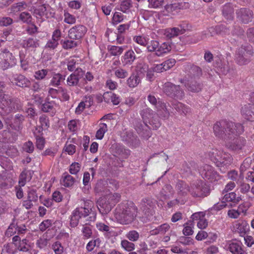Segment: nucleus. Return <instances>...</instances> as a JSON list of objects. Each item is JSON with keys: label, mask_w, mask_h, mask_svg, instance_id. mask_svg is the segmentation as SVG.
<instances>
[{"label": "nucleus", "mask_w": 254, "mask_h": 254, "mask_svg": "<svg viewBox=\"0 0 254 254\" xmlns=\"http://www.w3.org/2000/svg\"><path fill=\"white\" fill-rule=\"evenodd\" d=\"M149 102L152 105H155L158 114L163 119H168L170 116V112L167 109L166 105L161 101H157V99L153 95H149L147 97Z\"/></svg>", "instance_id": "11"}, {"label": "nucleus", "mask_w": 254, "mask_h": 254, "mask_svg": "<svg viewBox=\"0 0 254 254\" xmlns=\"http://www.w3.org/2000/svg\"><path fill=\"white\" fill-rule=\"evenodd\" d=\"M136 59V57L134 51L130 49L126 52L124 55L122 57V61L124 65H130L133 63Z\"/></svg>", "instance_id": "20"}, {"label": "nucleus", "mask_w": 254, "mask_h": 254, "mask_svg": "<svg viewBox=\"0 0 254 254\" xmlns=\"http://www.w3.org/2000/svg\"><path fill=\"white\" fill-rule=\"evenodd\" d=\"M98 127L95 136L97 139L101 140L103 139L105 133L107 131L108 127L106 124L100 123Z\"/></svg>", "instance_id": "32"}, {"label": "nucleus", "mask_w": 254, "mask_h": 254, "mask_svg": "<svg viewBox=\"0 0 254 254\" xmlns=\"http://www.w3.org/2000/svg\"><path fill=\"white\" fill-rule=\"evenodd\" d=\"M64 149L68 155H72L75 152L76 146L73 144H68L67 141L65 144Z\"/></svg>", "instance_id": "56"}, {"label": "nucleus", "mask_w": 254, "mask_h": 254, "mask_svg": "<svg viewBox=\"0 0 254 254\" xmlns=\"http://www.w3.org/2000/svg\"><path fill=\"white\" fill-rule=\"evenodd\" d=\"M171 50V47L170 44L168 43L164 42L161 44L158 45L156 52L153 54L148 55L147 57V60L149 63L153 62V61L151 60V58L155 56L158 57H161L164 56L165 54L168 53Z\"/></svg>", "instance_id": "15"}, {"label": "nucleus", "mask_w": 254, "mask_h": 254, "mask_svg": "<svg viewBox=\"0 0 254 254\" xmlns=\"http://www.w3.org/2000/svg\"><path fill=\"white\" fill-rule=\"evenodd\" d=\"M126 238L131 242L137 241L139 238V233L135 230L129 231L126 235Z\"/></svg>", "instance_id": "48"}, {"label": "nucleus", "mask_w": 254, "mask_h": 254, "mask_svg": "<svg viewBox=\"0 0 254 254\" xmlns=\"http://www.w3.org/2000/svg\"><path fill=\"white\" fill-rule=\"evenodd\" d=\"M38 42L36 38H28L23 40L21 45L25 49L35 48L39 46Z\"/></svg>", "instance_id": "28"}, {"label": "nucleus", "mask_w": 254, "mask_h": 254, "mask_svg": "<svg viewBox=\"0 0 254 254\" xmlns=\"http://www.w3.org/2000/svg\"><path fill=\"white\" fill-rule=\"evenodd\" d=\"M164 92L168 96L177 99H181L184 96V92L180 89L179 85H176L171 82L165 83L163 87Z\"/></svg>", "instance_id": "10"}, {"label": "nucleus", "mask_w": 254, "mask_h": 254, "mask_svg": "<svg viewBox=\"0 0 254 254\" xmlns=\"http://www.w3.org/2000/svg\"><path fill=\"white\" fill-rule=\"evenodd\" d=\"M77 62L75 59H69L67 63V69L70 71L77 72V69L80 68L76 67Z\"/></svg>", "instance_id": "51"}, {"label": "nucleus", "mask_w": 254, "mask_h": 254, "mask_svg": "<svg viewBox=\"0 0 254 254\" xmlns=\"http://www.w3.org/2000/svg\"><path fill=\"white\" fill-rule=\"evenodd\" d=\"M19 108V100L8 95L4 94L0 97V109L2 113L7 115L15 112Z\"/></svg>", "instance_id": "2"}, {"label": "nucleus", "mask_w": 254, "mask_h": 254, "mask_svg": "<svg viewBox=\"0 0 254 254\" xmlns=\"http://www.w3.org/2000/svg\"><path fill=\"white\" fill-rule=\"evenodd\" d=\"M87 32L86 27L81 24L76 25L71 27L68 32V37L72 40H79Z\"/></svg>", "instance_id": "13"}, {"label": "nucleus", "mask_w": 254, "mask_h": 254, "mask_svg": "<svg viewBox=\"0 0 254 254\" xmlns=\"http://www.w3.org/2000/svg\"><path fill=\"white\" fill-rule=\"evenodd\" d=\"M114 74L116 77L118 78L124 79L128 75V72L125 69L121 67L116 68L114 70Z\"/></svg>", "instance_id": "41"}, {"label": "nucleus", "mask_w": 254, "mask_h": 254, "mask_svg": "<svg viewBox=\"0 0 254 254\" xmlns=\"http://www.w3.org/2000/svg\"><path fill=\"white\" fill-rule=\"evenodd\" d=\"M75 182V179L67 173L63 174L61 184L66 188H71Z\"/></svg>", "instance_id": "27"}, {"label": "nucleus", "mask_w": 254, "mask_h": 254, "mask_svg": "<svg viewBox=\"0 0 254 254\" xmlns=\"http://www.w3.org/2000/svg\"><path fill=\"white\" fill-rule=\"evenodd\" d=\"M80 218V217L77 214V212H74L73 211L70 218V226L72 227H76L79 223V220Z\"/></svg>", "instance_id": "59"}, {"label": "nucleus", "mask_w": 254, "mask_h": 254, "mask_svg": "<svg viewBox=\"0 0 254 254\" xmlns=\"http://www.w3.org/2000/svg\"><path fill=\"white\" fill-rule=\"evenodd\" d=\"M173 107L181 115H187L191 112L190 108L182 103L177 102L172 104Z\"/></svg>", "instance_id": "25"}, {"label": "nucleus", "mask_w": 254, "mask_h": 254, "mask_svg": "<svg viewBox=\"0 0 254 254\" xmlns=\"http://www.w3.org/2000/svg\"><path fill=\"white\" fill-rule=\"evenodd\" d=\"M64 22L68 24H73L76 22V18L74 15L69 13L67 11H64Z\"/></svg>", "instance_id": "45"}, {"label": "nucleus", "mask_w": 254, "mask_h": 254, "mask_svg": "<svg viewBox=\"0 0 254 254\" xmlns=\"http://www.w3.org/2000/svg\"><path fill=\"white\" fill-rule=\"evenodd\" d=\"M17 64V60L7 49H2L0 52V69L4 71Z\"/></svg>", "instance_id": "4"}, {"label": "nucleus", "mask_w": 254, "mask_h": 254, "mask_svg": "<svg viewBox=\"0 0 254 254\" xmlns=\"http://www.w3.org/2000/svg\"><path fill=\"white\" fill-rule=\"evenodd\" d=\"M75 40H65L62 43V47L65 50H70L78 46V42Z\"/></svg>", "instance_id": "37"}, {"label": "nucleus", "mask_w": 254, "mask_h": 254, "mask_svg": "<svg viewBox=\"0 0 254 254\" xmlns=\"http://www.w3.org/2000/svg\"><path fill=\"white\" fill-rule=\"evenodd\" d=\"M84 71L81 69H77V72H74L66 79L67 85L69 86H75L78 85L79 79L82 76Z\"/></svg>", "instance_id": "17"}, {"label": "nucleus", "mask_w": 254, "mask_h": 254, "mask_svg": "<svg viewBox=\"0 0 254 254\" xmlns=\"http://www.w3.org/2000/svg\"><path fill=\"white\" fill-rule=\"evenodd\" d=\"M209 189L202 180L193 182L190 188V192L193 196L204 197L209 193Z\"/></svg>", "instance_id": "9"}, {"label": "nucleus", "mask_w": 254, "mask_h": 254, "mask_svg": "<svg viewBox=\"0 0 254 254\" xmlns=\"http://www.w3.org/2000/svg\"><path fill=\"white\" fill-rule=\"evenodd\" d=\"M48 69H42L35 72L34 77L37 80H42L45 78L48 74Z\"/></svg>", "instance_id": "50"}, {"label": "nucleus", "mask_w": 254, "mask_h": 254, "mask_svg": "<svg viewBox=\"0 0 254 254\" xmlns=\"http://www.w3.org/2000/svg\"><path fill=\"white\" fill-rule=\"evenodd\" d=\"M132 6L131 0H123L120 3V8L124 13H127L129 12L130 8Z\"/></svg>", "instance_id": "35"}, {"label": "nucleus", "mask_w": 254, "mask_h": 254, "mask_svg": "<svg viewBox=\"0 0 254 254\" xmlns=\"http://www.w3.org/2000/svg\"><path fill=\"white\" fill-rule=\"evenodd\" d=\"M17 226V222H15L14 219H13L12 222L9 226L7 230L6 231V234L7 236H12L16 233L15 227Z\"/></svg>", "instance_id": "57"}, {"label": "nucleus", "mask_w": 254, "mask_h": 254, "mask_svg": "<svg viewBox=\"0 0 254 254\" xmlns=\"http://www.w3.org/2000/svg\"><path fill=\"white\" fill-rule=\"evenodd\" d=\"M242 130V125L240 123H234L226 120L217 121L213 126V131L215 136L224 142L230 136L236 132Z\"/></svg>", "instance_id": "1"}, {"label": "nucleus", "mask_w": 254, "mask_h": 254, "mask_svg": "<svg viewBox=\"0 0 254 254\" xmlns=\"http://www.w3.org/2000/svg\"><path fill=\"white\" fill-rule=\"evenodd\" d=\"M56 104L55 101H47L42 105V110L45 113H50L53 116L56 112Z\"/></svg>", "instance_id": "29"}, {"label": "nucleus", "mask_w": 254, "mask_h": 254, "mask_svg": "<svg viewBox=\"0 0 254 254\" xmlns=\"http://www.w3.org/2000/svg\"><path fill=\"white\" fill-rule=\"evenodd\" d=\"M199 172L204 179L210 183L216 182L221 178L214 168L207 164L201 166L199 169Z\"/></svg>", "instance_id": "7"}, {"label": "nucleus", "mask_w": 254, "mask_h": 254, "mask_svg": "<svg viewBox=\"0 0 254 254\" xmlns=\"http://www.w3.org/2000/svg\"><path fill=\"white\" fill-rule=\"evenodd\" d=\"M140 115L146 127L150 128L148 124L152 126L153 129H157L160 127L161 123L159 119L156 117L154 111L150 108H146L142 110L140 112Z\"/></svg>", "instance_id": "6"}, {"label": "nucleus", "mask_w": 254, "mask_h": 254, "mask_svg": "<svg viewBox=\"0 0 254 254\" xmlns=\"http://www.w3.org/2000/svg\"><path fill=\"white\" fill-rule=\"evenodd\" d=\"M246 210L245 211H244L242 208L240 207H238V208L236 209H231L229 210L228 212V216L231 218L236 219L240 215L241 213L246 212Z\"/></svg>", "instance_id": "47"}, {"label": "nucleus", "mask_w": 254, "mask_h": 254, "mask_svg": "<svg viewBox=\"0 0 254 254\" xmlns=\"http://www.w3.org/2000/svg\"><path fill=\"white\" fill-rule=\"evenodd\" d=\"M133 40L138 44L146 47L148 43L149 38L142 36H135L133 37Z\"/></svg>", "instance_id": "42"}, {"label": "nucleus", "mask_w": 254, "mask_h": 254, "mask_svg": "<svg viewBox=\"0 0 254 254\" xmlns=\"http://www.w3.org/2000/svg\"><path fill=\"white\" fill-rule=\"evenodd\" d=\"M19 19L23 22L30 24L32 21V17L28 12H22L19 15Z\"/></svg>", "instance_id": "46"}, {"label": "nucleus", "mask_w": 254, "mask_h": 254, "mask_svg": "<svg viewBox=\"0 0 254 254\" xmlns=\"http://www.w3.org/2000/svg\"><path fill=\"white\" fill-rule=\"evenodd\" d=\"M222 14L226 19L232 20L234 18V8L232 4L228 3L222 7Z\"/></svg>", "instance_id": "26"}, {"label": "nucleus", "mask_w": 254, "mask_h": 254, "mask_svg": "<svg viewBox=\"0 0 254 254\" xmlns=\"http://www.w3.org/2000/svg\"><path fill=\"white\" fill-rule=\"evenodd\" d=\"M141 82V79L137 73H133L127 80V85L130 88H134Z\"/></svg>", "instance_id": "24"}, {"label": "nucleus", "mask_w": 254, "mask_h": 254, "mask_svg": "<svg viewBox=\"0 0 254 254\" xmlns=\"http://www.w3.org/2000/svg\"><path fill=\"white\" fill-rule=\"evenodd\" d=\"M106 87L111 90H114L118 87V83L116 81L109 78L106 81Z\"/></svg>", "instance_id": "62"}, {"label": "nucleus", "mask_w": 254, "mask_h": 254, "mask_svg": "<svg viewBox=\"0 0 254 254\" xmlns=\"http://www.w3.org/2000/svg\"><path fill=\"white\" fill-rule=\"evenodd\" d=\"M217 159V163H216V165L217 166L220 164L223 165H230L233 160V158L229 153L223 151H221L220 155Z\"/></svg>", "instance_id": "22"}, {"label": "nucleus", "mask_w": 254, "mask_h": 254, "mask_svg": "<svg viewBox=\"0 0 254 254\" xmlns=\"http://www.w3.org/2000/svg\"><path fill=\"white\" fill-rule=\"evenodd\" d=\"M190 188L183 181H179L176 184V189L180 196H185L188 192H190Z\"/></svg>", "instance_id": "31"}, {"label": "nucleus", "mask_w": 254, "mask_h": 254, "mask_svg": "<svg viewBox=\"0 0 254 254\" xmlns=\"http://www.w3.org/2000/svg\"><path fill=\"white\" fill-rule=\"evenodd\" d=\"M243 131L244 128L242 126V130L241 132H236L234 134L230 135L225 140L224 142L226 146L232 150L237 151L242 149L246 142L245 139L239 136Z\"/></svg>", "instance_id": "5"}, {"label": "nucleus", "mask_w": 254, "mask_h": 254, "mask_svg": "<svg viewBox=\"0 0 254 254\" xmlns=\"http://www.w3.org/2000/svg\"><path fill=\"white\" fill-rule=\"evenodd\" d=\"M241 200V197H236V194L234 192L226 193L222 199V202L223 204L220 205L219 206H228L226 203L229 202H233L234 204H237ZM229 206H232V205L231 204Z\"/></svg>", "instance_id": "18"}, {"label": "nucleus", "mask_w": 254, "mask_h": 254, "mask_svg": "<svg viewBox=\"0 0 254 254\" xmlns=\"http://www.w3.org/2000/svg\"><path fill=\"white\" fill-rule=\"evenodd\" d=\"M46 11V6L44 5H41L34 9L33 12V15L37 19L41 18L42 16L44 15Z\"/></svg>", "instance_id": "39"}, {"label": "nucleus", "mask_w": 254, "mask_h": 254, "mask_svg": "<svg viewBox=\"0 0 254 254\" xmlns=\"http://www.w3.org/2000/svg\"><path fill=\"white\" fill-rule=\"evenodd\" d=\"M90 211L91 209L90 207H76L74 212H77V214L81 218L88 216Z\"/></svg>", "instance_id": "40"}, {"label": "nucleus", "mask_w": 254, "mask_h": 254, "mask_svg": "<svg viewBox=\"0 0 254 254\" xmlns=\"http://www.w3.org/2000/svg\"><path fill=\"white\" fill-rule=\"evenodd\" d=\"M250 99L252 104L245 105L242 108L241 114L247 120H254V93H251Z\"/></svg>", "instance_id": "12"}, {"label": "nucleus", "mask_w": 254, "mask_h": 254, "mask_svg": "<svg viewBox=\"0 0 254 254\" xmlns=\"http://www.w3.org/2000/svg\"><path fill=\"white\" fill-rule=\"evenodd\" d=\"M149 6L151 8H157L162 6L164 0H148Z\"/></svg>", "instance_id": "54"}, {"label": "nucleus", "mask_w": 254, "mask_h": 254, "mask_svg": "<svg viewBox=\"0 0 254 254\" xmlns=\"http://www.w3.org/2000/svg\"><path fill=\"white\" fill-rule=\"evenodd\" d=\"M193 223L192 221H189L188 222L184 224V228L183 231V234L185 236H190L192 235L193 231Z\"/></svg>", "instance_id": "38"}, {"label": "nucleus", "mask_w": 254, "mask_h": 254, "mask_svg": "<svg viewBox=\"0 0 254 254\" xmlns=\"http://www.w3.org/2000/svg\"><path fill=\"white\" fill-rule=\"evenodd\" d=\"M221 150H218L217 149H212L208 153V156L210 159L214 163H217L218 158L220 156Z\"/></svg>", "instance_id": "43"}, {"label": "nucleus", "mask_w": 254, "mask_h": 254, "mask_svg": "<svg viewBox=\"0 0 254 254\" xmlns=\"http://www.w3.org/2000/svg\"><path fill=\"white\" fill-rule=\"evenodd\" d=\"M109 197V199H110V203L115 205L120 201L121 195L118 193H114L110 194Z\"/></svg>", "instance_id": "63"}, {"label": "nucleus", "mask_w": 254, "mask_h": 254, "mask_svg": "<svg viewBox=\"0 0 254 254\" xmlns=\"http://www.w3.org/2000/svg\"><path fill=\"white\" fill-rule=\"evenodd\" d=\"M27 176V172L25 171L21 173L19 177L18 186L20 187L25 186L26 183Z\"/></svg>", "instance_id": "58"}, {"label": "nucleus", "mask_w": 254, "mask_h": 254, "mask_svg": "<svg viewBox=\"0 0 254 254\" xmlns=\"http://www.w3.org/2000/svg\"><path fill=\"white\" fill-rule=\"evenodd\" d=\"M59 44V42L51 39L47 42L45 48L50 50H54L58 47Z\"/></svg>", "instance_id": "61"}, {"label": "nucleus", "mask_w": 254, "mask_h": 254, "mask_svg": "<svg viewBox=\"0 0 254 254\" xmlns=\"http://www.w3.org/2000/svg\"><path fill=\"white\" fill-rule=\"evenodd\" d=\"M164 66L165 71H166L171 68H172L176 64V61L175 59H170L166 60L164 62L162 63Z\"/></svg>", "instance_id": "60"}, {"label": "nucleus", "mask_w": 254, "mask_h": 254, "mask_svg": "<svg viewBox=\"0 0 254 254\" xmlns=\"http://www.w3.org/2000/svg\"><path fill=\"white\" fill-rule=\"evenodd\" d=\"M27 6L25 1H21L12 4L10 7V11L12 13H17L22 11L26 8Z\"/></svg>", "instance_id": "34"}, {"label": "nucleus", "mask_w": 254, "mask_h": 254, "mask_svg": "<svg viewBox=\"0 0 254 254\" xmlns=\"http://www.w3.org/2000/svg\"><path fill=\"white\" fill-rule=\"evenodd\" d=\"M159 44V42L156 40H151L149 43H148L146 46L148 51L150 52H155L156 53Z\"/></svg>", "instance_id": "52"}, {"label": "nucleus", "mask_w": 254, "mask_h": 254, "mask_svg": "<svg viewBox=\"0 0 254 254\" xmlns=\"http://www.w3.org/2000/svg\"><path fill=\"white\" fill-rule=\"evenodd\" d=\"M125 16L121 12H116L113 17V22L114 24H117L122 22Z\"/></svg>", "instance_id": "53"}, {"label": "nucleus", "mask_w": 254, "mask_h": 254, "mask_svg": "<svg viewBox=\"0 0 254 254\" xmlns=\"http://www.w3.org/2000/svg\"><path fill=\"white\" fill-rule=\"evenodd\" d=\"M127 46L124 45L122 46H108L107 49L110 54L114 56H118L121 55L124 51L127 48Z\"/></svg>", "instance_id": "30"}, {"label": "nucleus", "mask_w": 254, "mask_h": 254, "mask_svg": "<svg viewBox=\"0 0 254 254\" xmlns=\"http://www.w3.org/2000/svg\"><path fill=\"white\" fill-rule=\"evenodd\" d=\"M121 245L122 247L127 252H131L135 249V245L127 240H122Z\"/></svg>", "instance_id": "44"}, {"label": "nucleus", "mask_w": 254, "mask_h": 254, "mask_svg": "<svg viewBox=\"0 0 254 254\" xmlns=\"http://www.w3.org/2000/svg\"><path fill=\"white\" fill-rule=\"evenodd\" d=\"M236 13L237 16L242 22L245 24H248L252 20L253 11L246 8H242L238 10Z\"/></svg>", "instance_id": "16"}, {"label": "nucleus", "mask_w": 254, "mask_h": 254, "mask_svg": "<svg viewBox=\"0 0 254 254\" xmlns=\"http://www.w3.org/2000/svg\"><path fill=\"white\" fill-rule=\"evenodd\" d=\"M52 249L55 254H62L64 252V247L59 242H56L52 246Z\"/></svg>", "instance_id": "55"}, {"label": "nucleus", "mask_w": 254, "mask_h": 254, "mask_svg": "<svg viewBox=\"0 0 254 254\" xmlns=\"http://www.w3.org/2000/svg\"><path fill=\"white\" fill-rule=\"evenodd\" d=\"M11 82L16 86L21 88H28L30 86V81L21 74H14L10 78Z\"/></svg>", "instance_id": "14"}, {"label": "nucleus", "mask_w": 254, "mask_h": 254, "mask_svg": "<svg viewBox=\"0 0 254 254\" xmlns=\"http://www.w3.org/2000/svg\"><path fill=\"white\" fill-rule=\"evenodd\" d=\"M185 32V29L180 27H173L166 29L164 31V35L169 38H171L178 36L180 34H184Z\"/></svg>", "instance_id": "21"}, {"label": "nucleus", "mask_w": 254, "mask_h": 254, "mask_svg": "<svg viewBox=\"0 0 254 254\" xmlns=\"http://www.w3.org/2000/svg\"><path fill=\"white\" fill-rule=\"evenodd\" d=\"M243 247L241 242L234 241L229 244L228 249L233 254H248Z\"/></svg>", "instance_id": "19"}, {"label": "nucleus", "mask_w": 254, "mask_h": 254, "mask_svg": "<svg viewBox=\"0 0 254 254\" xmlns=\"http://www.w3.org/2000/svg\"><path fill=\"white\" fill-rule=\"evenodd\" d=\"M253 54V51L251 46L248 44L245 46L242 45L237 49L235 60L239 65H246L250 63Z\"/></svg>", "instance_id": "3"}, {"label": "nucleus", "mask_w": 254, "mask_h": 254, "mask_svg": "<svg viewBox=\"0 0 254 254\" xmlns=\"http://www.w3.org/2000/svg\"><path fill=\"white\" fill-rule=\"evenodd\" d=\"M116 218L120 221V223L127 224L131 222L137 215L135 207H125L118 211L116 214Z\"/></svg>", "instance_id": "8"}, {"label": "nucleus", "mask_w": 254, "mask_h": 254, "mask_svg": "<svg viewBox=\"0 0 254 254\" xmlns=\"http://www.w3.org/2000/svg\"><path fill=\"white\" fill-rule=\"evenodd\" d=\"M81 165L78 162L72 163L69 167V172L72 175H76L80 171Z\"/></svg>", "instance_id": "49"}, {"label": "nucleus", "mask_w": 254, "mask_h": 254, "mask_svg": "<svg viewBox=\"0 0 254 254\" xmlns=\"http://www.w3.org/2000/svg\"><path fill=\"white\" fill-rule=\"evenodd\" d=\"M63 75L60 73L54 74L50 80V85L58 87L61 84V81L64 80Z\"/></svg>", "instance_id": "36"}, {"label": "nucleus", "mask_w": 254, "mask_h": 254, "mask_svg": "<svg viewBox=\"0 0 254 254\" xmlns=\"http://www.w3.org/2000/svg\"><path fill=\"white\" fill-rule=\"evenodd\" d=\"M185 86L189 90L194 92H198L201 89V85L200 84L192 80H188L187 83H185Z\"/></svg>", "instance_id": "33"}, {"label": "nucleus", "mask_w": 254, "mask_h": 254, "mask_svg": "<svg viewBox=\"0 0 254 254\" xmlns=\"http://www.w3.org/2000/svg\"><path fill=\"white\" fill-rule=\"evenodd\" d=\"M103 99L107 103L112 102L113 105H118L120 101V97L112 92H106L103 95Z\"/></svg>", "instance_id": "23"}, {"label": "nucleus", "mask_w": 254, "mask_h": 254, "mask_svg": "<svg viewBox=\"0 0 254 254\" xmlns=\"http://www.w3.org/2000/svg\"><path fill=\"white\" fill-rule=\"evenodd\" d=\"M34 148V145L30 141L25 142L23 146V150L29 153L33 152Z\"/></svg>", "instance_id": "64"}]
</instances>
